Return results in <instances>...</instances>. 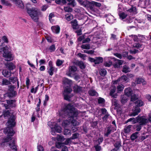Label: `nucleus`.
<instances>
[{
  "label": "nucleus",
  "instance_id": "obj_1",
  "mask_svg": "<svg viewBox=\"0 0 151 151\" xmlns=\"http://www.w3.org/2000/svg\"><path fill=\"white\" fill-rule=\"evenodd\" d=\"M4 132L7 134V137L4 139L3 141L1 143L2 147L8 146L12 150H17V146L14 139H12L14 132L13 128H6L4 130Z\"/></svg>",
  "mask_w": 151,
  "mask_h": 151
},
{
  "label": "nucleus",
  "instance_id": "obj_2",
  "mask_svg": "<svg viewBox=\"0 0 151 151\" xmlns=\"http://www.w3.org/2000/svg\"><path fill=\"white\" fill-rule=\"evenodd\" d=\"M70 106V104H68L67 105V111H67L68 110H69L70 112L69 116L70 117V119H68V120H70L69 122H70L73 125H78L79 124V123L74 119V117H76L77 116L78 113L73 107L71 106L69 108ZM67 116L68 114H67Z\"/></svg>",
  "mask_w": 151,
  "mask_h": 151
},
{
  "label": "nucleus",
  "instance_id": "obj_3",
  "mask_svg": "<svg viewBox=\"0 0 151 151\" xmlns=\"http://www.w3.org/2000/svg\"><path fill=\"white\" fill-rule=\"evenodd\" d=\"M3 115L4 118H6V117L9 118L7 122L6 123L7 126L6 128H9V129L13 128L15 125V116L10 113L9 110H6L3 112Z\"/></svg>",
  "mask_w": 151,
  "mask_h": 151
},
{
  "label": "nucleus",
  "instance_id": "obj_4",
  "mask_svg": "<svg viewBox=\"0 0 151 151\" xmlns=\"http://www.w3.org/2000/svg\"><path fill=\"white\" fill-rule=\"evenodd\" d=\"M132 122V124H135L137 122L141 124H145L148 122V120L145 116H138L135 119L134 118H131L127 120V122Z\"/></svg>",
  "mask_w": 151,
  "mask_h": 151
},
{
  "label": "nucleus",
  "instance_id": "obj_5",
  "mask_svg": "<svg viewBox=\"0 0 151 151\" xmlns=\"http://www.w3.org/2000/svg\"><path fill=\"white\" fill-rule=\"evenodd\" d=\"M136 106L133 109V112L130 115V116H135L140 112L141 110L139 107L142 106L143 102L141 100H138L135 103Z\"/></svg>",
  "mask_w": 151,
  "mask_h": 151
},
{
  "label": "nucleus",
  "instance_id": "obj_6",
  "mask_svg": "<svg viewBox=\"0 0 151 151\" xmlns=\"http://www.w3.org/2000/svg\"><path fill=\"white\" fill-rule=\"evenodd\" d=\"M27 12L31 18L35 22L38 21V16L39 11L37 9L35 8L28 9Z\"/></svg>",
  "mask_w": 151,
  "mask_h": 151
},
{
  "label": "nucleus",
  "instance_id": "obj_7",
  "mask_svg": "<svg viewBox=\"0 0 151 151\" xmlns=\"http://www.w3.org/2000/svg\"><path fill=\"white\" fill-rule=\"evenodd\" d=\"M9 47L7 46L0 49V52L3 51V56L6 58V61H11L12 60V55L9 51Z\"/></svg>",
  "mask_w": 151,
  "mask_h": 151
},
{
  "label": "nucleus",
  "instance_id": "obj_8",
  "mask_svg": "<svg viewBox=\"0 0 151 151\" xmlns=\"http://www.w3.org/2000/svg\"><path fill=\"white\" fill-rule=\"evenodd\" d=\"M124 93L126 96H131V99L132 101H134L138 98L136 94H134L133 95H132V90L130 88L125 89Z\"/></svg>",
  "mask_w": 151,
  "mask_h": 151
},
{
  "label": "nucleus",
  "instance_id": "obj_9",
  "mask_svg": "<svg viewBox=\"0 0 151 151\" xmlns=\"http://www.w3.org/2000/svg\"><path fill=\"white\" fill-rule=\"evenodd\" d=\"M129 81V79L126 76H123L119 78L117 80L113 82V84L115 85L117 83H126Z\"/></svg>",
  "mask_w": 151,
  "mask_h": 151
},
{
  "label": "nucleus",
  "instance_id": "obj_10",
  "mask_svg": "<svg viewBox=\"0 0 151 151\" xmlns=\"http://www.w3.org/2000/svg\"><path fill=\"white\" fill-rule=\"evenodd\" d=\"M67 101H70L68 98V94L67 93H70L72 91L71 88L72 81H71L67 78Z\"/></svg>",
  "mask_w": 151,
  "mask_h": 151
},
{
  "label": "nucleus",
  "instance_id": "obj_11",
  "mask_svg": "<svg viewBox=\"0 0 151 151\" xmlns=\"http://www.w3.org/2000/svg\"><path fill=\"white\" fill-rule=\"evenodd\" d=\"M116 130V127L115 126H113L112 125H111L109 126L107 128V130L106 133H105V135L107 137L111 133L113 132Z\"/></svg>",
  "mask_w": 151,
  "mask_h": 151
},
{
  "label": "nucleus",
  "instance_id": "obj_12",
  "mask_svg": "<svg viewBox=\"0 0 151 151\" xmlns=\"http://www.w3.org/2000/svg\"><path fill=\"white\" fill-rule=\"evenodd\" d=\"M109 58L112 59L113 60L116 61L115 64L114 65V66L115 68H119L120 66L122 65L123 63V61L122 60L116 59L114 58L110 57Z\"/></svg>",
  "mask_w": 151,
  "mask_h": 151
},
{
  "label": "nucleus",
  "instance_id": "obj_13",
  "mask_svg": "<svg viewBox=\"0 0 151 151\" xmlns=\"http://www.w3.org/2000/svg\"><path fill=\"white\" fill-rule=\"evenodd\" d=\"M116 89V86L113 85L111 88L110 90V95L114 98H116L117 96V94L115 93Z\"/></svg>",
  "mask_w": 151,
  "mask_h": 151
},
{
  "label": "nucleus",
  "instance_id": "obj_14",
  "mask_svg": "<svg viewBox=\"0 0 151 151\" xmlns=\"http://www.w3.org/2000/svg\"><path fill=\"white\" fill-rule=\"evenodd\" d=\"M17 6L22 9L24 8V5L22 1L21 0H11Z\"/></svg>",
  "mask_w": 151,
  "mask_h": 151
},
{
  "label": "nucleus",
  "instance_id": "obj_15",
  "mask_svg": "<svg viewBox=\"0 0 151 151\" xmlns=\"http://www.w3.org/2000/svg\"><path fill=\"white\" fill-rule=\"evenodd\" d=\"M91 4V2L87 1H83L81 4L82 5L87 8H90L91 10V9H92Z\"/></svg>",
  "mask_w": 151,
  "mask_h": 151
},
{
  "label": "nucleus",
  "instance_id": "obj_16",
  "mask_svg": "<svg viewBox=\"0 0 151 151\" xmlns=\"http://www.w3.org/2000/svg\"><path fill=\"white\" fill-rule=\"evenodd\" d=\"M65 145V144L64 143L58 142L56 144V145L57 148H61L62 149L61 151H66V146Z\"/></svg>",
  "mask_w": 151,
  "mask_h": 151
},
{
  "label": "nucleus",
  "instance_id": "obj_17",
  "mask_svg": "<svg viewBox=\"0 0 151 151\" xmlns=\"http://www.w3.org/2000/svg\"><path fill=\"white\" fill-rule=\"evenodd\" d=\"M59 114L60 117L61 118H65L66 114V106L62 109L59 112Z\"/></svg>",
  "mask_w": 151,
  "mask_h": 151
},
{
  "label": "nucleus",
  "instance_id": "obj_18",
  "mask_svg": "<svg viewBox=\"0 0 151 151\" xmlns=\"http://www.w3.org/2000/svg\"><path fill=\"white\" fill-rule=\"evenodd\" d=\"M8 86L9 91L11 92H12V96H15L16 92L15 91H14V90L15 87L14 85H9Z\"/></svg>",
  "mask_w": 151,
  "mask_h": 151
},
{
  "label": "nucleus",
  "instance_id": "obj_19",
  "mask_svg": "<svg viewBox=\"0 0 151 151\" xmlns=\"http://www.w3.org/2000/svg\"><path fill=\"white\" fill-rule=\"evenodd\" d=\"M106 17H107L106 21L108 23L111 24L114 22V17L112 15L109 14L107 16L106 15Z\"/></svg>",
  "mask_w": 151,
  "mask_h": 151
},
{
  "label": "nucleus",
  "instance_id": "obj_20",
  "mask_svg": "<svg viewBox=\"0 0 151 151\" xmlns=\"http://www.w3.org/2000/svg\"><path fill=\"white\" fill-rule=\"evenodd\" d=\"M51 28L53 32L57 34L59 32L60 28L58 26H53Z\"/></svg>",
  "mask_w": 151,
  "mask_h": 151
},
{
  "label": "nucleus",
  "instance_id": "obj_21",
  "mask_svg": "<svg viewBox=\"0 0 151 151\" xmlns=\"http://www.w3.org/2000/svg\"><path fill=\"white\" fill-rule=\"evenodd\" d=\"M48 124L50 126V127L51 129V134L53 135H55L56 134V131L55 129L53 128L54 126L53 124L51 122H49L48 123Z\"/></svg>",
  "mask_w": 151,
  "mask_h": 151
},
{
  "label": "nucleus",
  "instance_id": "obj_22",
  "mask_svg": "<svg viewBox=\"0 0 151 151\" xmlns=\"http://www.w3.org/2000/svg\"><path fill=\"white\" fill-rule=\"evenodd\" d=\"M136 82L137 84H139L142 83L143 85H146V82L143 79L140 78H137Z\"/></svg>",
  "mask_w": 151,
  "mask_h": 151
},
{
  "label": "nucleus",
  "instance_id": "obj_23",
  "mask_svg": "<svg viewBox=\"0 0 151 151\" xmlns=\"http://www.w3.org/2000/svg\"><path fill=\"white\" fill-rule=\"evenodd\" d=\"M91 6H92V9H91V10L93 11H94L95 9L94 8V6H96L97 7H100L101 5L100 3H98L95 1H91Z\"/></svg>",
  "mask_w": 151,
  "mask_h": 151
},
{
  "label": "nucleus",
  "instance_id": "obj_24",
  "mask_svg": "<svg viewBox=\"0 0 151 151\" xmlns=\"http://www.w3.org/2000/svg\"><path fill=\"white\" fill-rule=\"evenodd\" d=\"M53 126H54V128L55 129L56 132H57L60 133L61 131V128L60 127L58 126L55 123H53L52 124Z\"/></svg>",
  "mask_w": 151,
  "mask_h": 151
},
{
  "label": "nucleus",
  "instance_id": "obj_25",
  "mask_svg": "<svg viewBox=\"0 0 151 151\" xmlns=\"http://www.w3.org/2000/svg\"><path fill=\"white\" fill-rule=\"evenodd\" d=\"M11 71H9L6 70H4L2 72L3 75L5 77H9L11 75Z\"/></svg>",
  "mask_w": 151,
  "mask_h": 151
},
{
  "label": "nucleus",
  "instance_id": "obj_26",
  "mask_svg": "<svg viewBox=\"0 0 151 151\" xmlns=\"http://www.w3.org/2000/svg\"><path fill=\"white\" fill-rule=\"evenodd\" d=\"M64 84L63 88L64 91L63 92V94L64 96V99L66 100V82L64 80L63 81Z\"/></svg>",
  "mask_w": 151,
  "mask_h": 151
},
{
  "label": "nucleus",
  "instance_id": "obj_27",
  "mask_svg": "<svg viewBox=\"0 0 151 151\" xmlns=\"http://www.w3.org/2000/svg\"><path fill=\"white\" fill-rule=\"evenodd\" d=\"M101 111L102 114L105 115V116L103 118V119L105 120L106 119V118L108 116V114L107 113V111L105 109L103 108L101 109Z\"/></svg>",
  "mask_w": 151,
  "mask_h": 151
},
{
  "label": "nucleus",
  "instance_id": "obj_28",
  "mask_svg": "<svg viewBox=\"0 0 151 151\" xmlns=\"http://www.w3.org/2000/svg\"><path fill=\"white\" fill-rule=\"evenodd\" d=\"M6 66L10 70H12L15 68V65L12 63H7Z\"/></svg>",
  "mask_w": 151,
  "mask_h": 151
},
{
  "label": "nucleus",
  "instance_id": "obj_29",
  "mask_svg": "<svg viewBox=\"0 0 151 151\" xmlns=\"http://www.w3.org/2000/svg\"><path fill=\"white\" fill-rule=\"evenodd\" d=\"M71 23L72 27L73 29H76L78 27V25L77 23V20L74 19L71 22Z\"/></svg>",
  "mask_w": 151,
  "mask_h": 151
},
{
  "label": "nucleus",
  "instance_id": "obj_30",
  "mask_svg": "<svg viewBox=\"0 0 151 151\" xmlns=\"http://www.w3.org/2000/svg\"><path fill=\"white\" fill-rule=\"evenodd\" d=\"M114 146L115 148L112 150L111 151H117V150L121 146L120 142L119 141L117 142L115 144Z\"/></svg>",
  "mask_w": 151,
  "mask_h": 151
},
{
  "label": "nucleus",
  "instance_id": "obj_31",
  "mask_svg": "<svg viewBox=\"0 0 151 151\" xmlns=\"http://www.w3.org/2000/svg\"><path fill=\"white\" fill-rule=\"evenodd\" d=\"M119 15L120 19L121 20L124 19L127 16V14L124 12L119 13Z\"/></svg>",
  "mask_w": 151,
  "mask_h": 151
},
{
  "label": "nucleus",
  "instance_id": "obj_32",
  "mask_svg": "<svg viewBox=\"0 0 151 151\" xmlns=\"http://www.w3.org/2000/svg\"><path fill=\"white\" fill-rule=\"evenodd\" d=\"M103 61V58L101 57H98L95 58V64H99L102 63Z\"/></svg>",
  "mask_w": 151,
  "mask_h": 151
},
{
  "label": "nucleus",
  "instance_id": "obj_33",
  "mask_svg": "<svg viewBox=\"0 0 151 151\" xmlns=\"http://www.w3.org/2000/svg\"><path fill=\"white\" fill-rule=\"evenodd\" d=\"M74 91L76 93L80 92L82 90L81 88L78 85H75L73 87Z\"/></svg>",
  "mask_w": 151,
  "mask_h": 151
},
{
  "label": "nucleus",
  "instance_id": "obj_34",
  "mask_svg": "<svg viewBox=\"0 0 151 151\" xmlns=\"http://www.w3.org/2000/svg\"><path fill=\"white\" fill-rule=\"evenodd\" d=\"M130 12H132L135 14L137 13L136 8L135 6H132L131 8L128 10Z\"/></svg>",
  "mask_w": 151,
  "mask_h": 151
},
{
  "label": "nucleus",
  "instance_id": "obj_35",
  "mask_svg": "<svg viewBox=\"0 0 151 151\" xmlns=\"http://www.w3.org/2000/svg\"><path fill=\"white\" fill-rule=\"evenodd\" d=\"M89 94L91 96H98L97 93L94 90L91 89L88 92Z\"/></svg>",
  "mask_w": 151,
  "mask_h": 151
},
{
  "label": "nucleus",
  "instance_id": "obj_36",
  "mask_svg": "<svg viewBox=\"0 0 151 151\" xmlns=\"http://www.w3.org/2000/svg\"><path fill=\"white\" fill-rule=\"evenodd\" d=\"M9 80L10 81L13 83H14L16 82H17L18 81V79L17 77H11L9 78Z\"/></svg>",
  "mask_w": 151,
  "mask_h": 151
},
{
  "label": "nucleus",
  "instance_id": "obj_37",
  "mask_svg": "<svg viewBox=\"0 0 151 151\" xmlns=\"http://www.w3.org/2000/svg\"><path fill=\"white\" fill-rule=\"evenodd\" d=\"M11 84V82L10 81L8 80L5 78H3L2 80V85H8Z\"/></svg>",
  "mask_w": 151,
  "mask_h": 151
},
{
  "label": "nucleus",
  "instance_id": "obj_38",
  "mask_svg": "<svg viewBox=\"0 0 151 151\" xmlns=\"http://www.w3.org/2000/svg\"><path fill=\"white\" fill-rule=\"evenodd\" d=\"M55 2L58 4L63 5L66 3V0H55Z\"/></svg>",
  "mask_w": 151,
  "mask_h": 151
},
{
  "label": "nucleus",
  "instance_id": "obj_39",
  "mask_svg": "<svg viewBox=\"0 0 151 151\" xmlns=\"http://www.w3.org/2000/svg\"><path fill=\"white\" fill-rule=\"evenodd\" d=\"M130 69L128 66L125 65L123 66V69L122 70L123 72L125 73H127L130 72Z\"/></svg>",
  "mask_w": 151,
  "mask_h": 151
},
{
  "label": "nucleus",
  "instance_id": "obj_40",
  "mask_svg": "<svg viewBox=\"0 0 151 151\" xmlns=\"http://www.w3.org/2000/svg\"><path fill=\"white\" fill-rule=\"evenodd\" d=\"M128 97L126 95H124L121 99V102L122 104H124L126 103L128 99Z\"/></svg>",
  "mask_w": 151,
  "mask_h": 151
},
{
  "label": "nucleus",
  "instance_id": "obj_41",
  "mask_svg": "<svg viewBox=\"0 0 151 151\" xmlns=\"http://www.w3.org/2000/svg\"><path fill=\"white\" fill-rule=\"evenodd\" d=\"M131 127V125H130L125 127L124 129V132L126 133H128L130 132Z\"/></svg>",
  "mask_w": 151,
  "mask_h": 151
},
{
  "label": "nucleus",
  "instance_id": "obj_42",
  "mask_svg": "<svg viewBox=\"0 0 151 151\" xmlns=\"http://www.w3.org/2000/svg\"><path fill=\"white\" fill-rule=\"evenodd\" d=\"M16 101L15 100H7L6 103L9 105L13 106L14 104V103Z\"/></svg>",
  "mask_w": 151,
  "mask_h": 151
},
{
  "label": "nucleus",
  "instance_id": "obj_43",
  "mask_svg": "<svg viewBox=\"0 0 151 151\" xmlns=\"http://www.w3.org/2000/svg\"><path fill=\"white\" fill-rule=\"evenodd\" d=\"M77 70V68L75 66H71L70 68L69 71L70 73H74Z\"/></svg>",
  "mask_w": 151,
  "mask_h": 151
},
{
  "label": "nucleus",
  "instance_id": "obj_44",
  "mask_svg": "<svg viewBox=\"0 0 151 151\" xmlns=\"http://www.w3.org/2000/svg\"><path fill=\"white\" fill-rule=\"evenodd\" d=\"M124 88V86L122 84L119 85L117 86V91L119 92V91H122Z\"/></svg>",
  "mask_w": 151,
  "mask_h": 151
},
{
  "label": "nucleus",
  "instance_id": "obj_45",
  "mask_svg": "<svg viewBox=\"0 0 151 151\" xmlns=\"http://www.w3.org/2000/svg\"><path fill=\"white\" fill-rule=\"evenodd\" d=\"M77 64L79 66L81 69H83L85 68V66L82 62L79 61L78 62Z\"/></svg>",
  "mask_w": 151,
  "mask_h": 151
},
{
  "label": "nucleus",
  "instance_id": "obj_46",
  "mask_svg": "<svg viewBox=\"0 0 151 151\" xmlns=\"http://www.w3.org/2000/svg\"><path fill=\"white\" fill-rule=\"evenodd\" d=\"M100 74L102 76H104L107 73L106 70L104 69H101L100 70Z\"/></svg>",
  "mask_w": 151,
  "mask_h": 151
},
{
  "label": "nucleus",
  "instance_id": "obj_47",
  "mask_svg": "<svg viewBox=\"0 0 151 151\" xmlns=\"http://www.w3.org/2000/svg\"><path fill=\"white\" fill-rule=\"evenodd\" d=\"M64 62V60H61L59 59H58L56 62V64L57 66H59L61 65Z\"/></svg>",
  "mask_w": 151,
  "mask_h": 151
},
{
  "label": "nucleus",
  "instance_id": "obj_48",
  "mask_svg": "<svg viewBox=\"0 0 151 151\" xmlns=\"http://www.w3.org/2000/svg\"><path fill=\"white\" fill-rule=\"evenodd\" d=\"M67 1L68 2V5H71L73 6H74L75 5V0H67Z\"/></svg>",
  "mask_w": 151,
  "mask_h": 151
},
{
  "label": "nucleus",
  "instance_id": "obj_49",
  "mask_svg": "<svg viewBox=\"0 0 151 151\" xmlns=\"http://www.w3.org/2000/svg\"><path fill=\"white\" fill-rule=\"evenodd\" d=\"M55 69V68L54 67H51L48 70V73L49 74V75L50 76H52L53 73V71H54Z\"/></svg>",
  "mask_w": 151,
  "mask_h": 151
},
{
  "label": "nucleus",
  "instance_id": "obj_50",
  "mask_svg": "<svg viewBox=\"0 0 151 151\" xmlns=\"http://www.w3.org/2000/svg\"><path fill=\"white\" fill-rule=\"evenodd\" d=\"M81 47L84 49H89L90 48V46L88 44L83 45L81 46Z\"/></svg>",
  "mask_w": 151,
  "mask_h": 151
},
{
  "label": "nucleus",
  "instance_id": "obj_51",
  "mask_svg": "<svg viewBox=\"0 0 151 151\" xmlns=\"http://www.w3.org/2000/svg\"><path fill=\"white\" fill-rule=\"evenodd\" d=\"M2 3L7 6H9L10 5V4L9 2L6 0H1Z\"/></svg>",
  "mask_w": 151,
  "mask_h": 151
},
{
  "label": "nucleus",
  "instance_id": "obj_52",
  "mask_svg": "<svg viewBox=\"0 0 151 151\" xmlns=\"http://www.w3.org/2000/svg\"><path fill=\"white\" fill-rule=\"evenodd\" d=\"M73 18V16L70 14H67V20L70 21Z\"/></svg>",
  "mask_w": 151,
  "mask_h": 151
},
{
  "label": "nucleus",
  "instance_id": "obj_53",
  "mask_svg": "<svg viewBox=\"0 0 151 151\" xmlns=\"http://www.w3.org/2000/svg\"><path fill=\"white\" fill-rule=\"evenodd\" d=\"M105 102V100L104 99L100 97L98 99V102L100 104H103Z\"/></svg>",
  "mask_w": 151,
  "mask_h": 151
},
{
  "label": "nucleus",
  "instance_id": "obj_54",
  "mask_svg": "<svg viewBox=\"0 0 151 151\" xmlns=\"http://www.w3.org/2000/svg\"><path fill=\"white\" fill-rule=\"evenodd\" d=\"M137 132L132 134L131 137V139L132 140H134V139L137 138Z\"/></svg>",
  "mask_w": 151,
  "mask_h": 151
},
{
  "label": "nucleus",
  "instance_id": "obj_55",
  "mask_svg": "<svg viewBox=\"0 0 151 151\" xmlns=\"http://www.w3.org/2000/svg\"><path fill=\"white\" fill-rule=\"evenodd\" d=\"M57 139L58 141H63L64 139V137L62 136L58 135L57 137Z\"/></svg>",
  "mask_w": 151,
  "mask_h": 151
},
{
  "label": "nucleus",
  "instance_id": "obj_56",
  "mask_svg": "<svg viewBox=\"0 0 151 151\" xmlns=\"http://www.w3.org/2000/svg\"><path fill=\"white\" fill-rule=\"evenodd\" d=\"M112 64V61L110 60L108 62H105L104 64V65L106 67H109Z\"/></svg>",
  "mask_w": 151,
  "mask_h": 151
},
{
  "label": "nucleus",
  "instance_id": "obj_57",
  "mask_svg": "<svg viewBox=\"0 0 151 151\" xmlns=\"http://www.w3.org/2000/svg\"><path fill=\"white\" fill-rule=\"evenodd\" d=\"M41 103V100L40 99H39V101L37 105V107L36 108V110L37 111H38L40 110V106Z\"/></svg>",
  "mask_w": 151,
  "mask_h": 151
},
{
  "label": "nucleus",
  "instance_id": "obj_58",
  "mask_svg": "<svg viewBox=\"0 0 151 151\" xmlns=\"http://www.w3.org/2000/svg\"><path fill=\"white\" fill-rule=\"evenodd\" d=\"M51 52L54 51L55 50V45H52L50 46L49 48Z\"/></svg>",
  "mask_w": 151,
  "mask_h": 151
},
{
  "label": "nucleus",
  "instance_id": "obj_59",
  "mask_svg": "<svg viewBox=\"0 0 151 151\" xmlns=\"http://www.w3.org/2000/svg\"><path fill=\"white\" fill-rule=\"evenodd\" d=\"M133 46L137 48H139L141 47V45L139 43H135L133 44Z\"/></svg>",
  "mask_w": 151,
  "mask_h": 151
},
{
  "label": "nucleus",
  "instance_id": "obj_60",
  "mask_svg": "<svg viewBox=\"0 0 151 151\" xmlns=\"http://www.w3.org/2000/svg\"><path fill=\"white\" fill-rule=\"evenodd\" d=\"M54 17V14L52 13L50 14L49 16V19L50 22H52V18Z\"/></svg>",
  "mask_w": 151,
  "mask_h": 151
},
{
  "label": "nucleus",
  "instance_id": "obj_61",
  "mask_svg": "<svg viewBox=\"0 0 151 151\" xmlns=\"http://www.w3.org/2000/svg\"><path fill=\"white\" fill-rule=\"evenodd\" d=\"M112 104L115 106H117L118 104L117 100L115 99H113L112 100Z\"/></svg>",
  "mask_w": 151,
  "mask_h": 151
},
{
  "label": "nucleus",
  "instance_id": "obj_62",
  "mask_svg": "<svg viewBox=\"0 0 151 151\" xmlns=\"http://www.w3.org/2000/svg\"><path fill=\"white\" fill-rule=\"evenodd\" d=\"M90 41V39L89 37H87L86 39L85 38L83 40L82 42L83 43H86Z\"/></svg>",
  "mask_w": 151,
  "mask_h": 151
},
{
  "label": "nucleus",
  "instance_id": "obj_63",
  "mask_svg": "<svg viewBox=\"0 0 151 151\" xmlns=\"http://www.w3.org/2000/svg\"><path fill=\"white\" fill-rule=\"evenodd\" d=\"M37 148L38 151H43V147L40 145H38L37 146Z\"/></svg>",
  "mask_w": 151,
  "mask_h": 151
},
{
  "label": "nucleus",
  "instance_id": "obj_64",
  "mask_svg": "<svg viewBox=\"0 0 151 151\" xmlns=\"http://www.w3.org/2000/svg\"><path fill=\"white\" fill-rule=\"evenodd\" d=\"M96 151H100L101 149V147L100 146L97 145L95 146Z\"/></svg>",
  "mask_w": 151,
  "mask_h": 151
}]
</instances>
